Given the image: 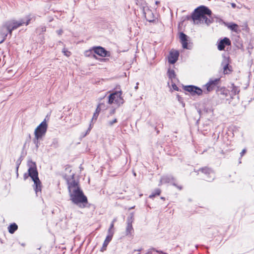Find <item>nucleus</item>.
Returning <instances> with one entry per match:
<instances>
[{
    "label": "nucleus",
    "instance_id": "f257e3e1",
    "mask_svg": "<svg viewBox=\"0 0 254 254\" xmlns=\"http://www.w3.org/2000/svg\"><path fill=\"white\" fill-rule=\"evenodd\" d=\"M68 189L72 202L80 207H85V204L88 203L87 198L80 189L78 183L73 180L68 181Z\"/></svg>",
    "mask_w": 254,
    "mask_h": 254
},
{
    "label": "nucleus",
    "instance_id": "f03ea898",
    "mask_svg": "<svg viewBox=\"0 0 254 254\" xmlns=\"http://www.w3.org/2000/svg\"><path fill=\"white\" fill-rule=\"evenodd\" d=\"M31 19V18L30 16L28 15L23 19H20L18 21L11 20L3 23L0 28V37L1 39V40L0 41V44L5 40L8 34H9L10 36H11L13 30L24 24L27 25L29 23Z\"/></svg>",
    "mask_w": 254,
    "mask_h": 254
},
{
    "label": "nucleus",
    "instance_id": "7ed1b4c3",
    "mask_svg": "<svg viewBox=\"0 0 254 254\" xmlns=\"http://www.w3.org/2000/svg\"><path fill=\"white\" fill-rule=\"evenodd\" d=\"M211 13V11L208 7L202 5L194 9L191 18L195 24H205L209 25L213 22Z\"/></svg>",
    "mask_w": 254,
    "mask_h": 254
},
{
    "label": "nucleus",
    "instance_id": "20e7f679",
    "mask_svg": "<svg viewBox=\"0 0 254 254\" xmlns=\"http://www.w3.org/2000/svg\"><path fill=\"white\" fill-rule=\"evenodd\" d=\"M28 175L31 178L34 184V190L36 193L41 190V183L38 178V173L37 170L36 165L35 162L32 161H28Z\"/></svg>",
    "mask_w": 254,
    "mask_h": 254
},
{
    "label": "nucleus",
    "instance_id": "39448f33",
    "mask_svg": "<svg viewBox=\"0 0 254 254\" xmlns=\"http://www.w3.org/2000/svg\"><path fill=\"white\" fill-rule=\"evenodd\" d=\"M122 95L121 90L115 91L111 94L108 97V103L109 104H116L118 106L123 105L125 101Z\"/></svg>",
    "mask_w": 254,
    "mask_h": 254
},
{
    "label": "nucleus",
    "instance_id": "423d86ee",
    "mask_svg": "<svg viewBox=\"0 0 254 254\" xmlns=\"http://www.w3.org/2000/svg\"><path fill=\"white\" fill-rule=\"evenodd\" d=\"M48 125L45 119L35 129L34 135L37 138H42L47 130Z\"/></svg>",
    "mask_w": 254,
    "mask_h": 254
},
{
    "label": "nucleus",
    "instance_id": "0eeeda50",
    "mask_svg": "<svg viewBox=\"0 0 254 254\" xmlns=\"http://www.w3.org/2000/svg\"><path fill=\"white\" fill-rule=\"evenodd\" d=\"M220 78H211L209 81L204 85L206 91L204 90L205 93H208L209 92L214 90L220 83Z\"/></svg>",
    "mask_w": 254,
    "mask_h": 254
},
{
    "label": "nucleus",
    "instance_id": "6e6552de",
    "mask_svg": "<svg viewBox=\"0 0 254 254\" xmlns=\"http://www.w3.org/2000/svg\"><path fill=\"white\" fill-rule=\"evenodd\" d=\"M92 51H93L95 54L102 57L110 56L109 52L107 51L104 48L100 46L93 47L92 49ZM91 52V50L86 51L85 55L86 56H88V53Z\"/></svg>",
    "mask_w": 254,
    "mask_h": 254
},
{
    "label": "nucleus",
    "instance_id": "1a4fd4ad",
    "mask_svg": "<svg viewBox=\"0 0 254 254\" xmlns=\"http://www.w3.org/2000/svg\"><path fill=\"white\" fill-rule=\"evenodd\" d=\"M199 171H200L206 176L204 177V179L207 181L211 182L215 178L214 173L210 168L207 167L202 168L199 170Z\"/></svg>",
    "mask_w": 254,
    "mask_h": 254
},
{
    "label": "nucleus",
    "instance_id": "9d476101",
    "mask_svg": "<svg viewBox=\"0 0 254 254\" xmlns=\"http://www.w3.org/2000/svg\"><path fill=\"white\" fill-rule=\"evenodd\" d=\"M175 181L174 178L172 176H165L161 178L160 180V184H164V183H171L172 185L177 188H178L180 190H182V187L181 186H178L174 182Z\"/></svg>",
    "mask_w": 254,
    "mask_h": 254
},
{
    "label": "nucleus",
    "instance_id": "9b49d317",
    "mask_svg": "<svg viewBox=\"0 0 254 254\" xmlns=\"http://www.w3.org/2000/svg\"><path fill=\"white\" fill-rule=\"evenodd\" d=\"M186 91H187L191 93L192 95H200L202 93V90L201 89L193 85L186 86L185 87Z\"/></svg>",
    "mask_w": 254,
    "mask_h": 254
},
{
    "label": "nucleus",
    "instance_id": "f8f14e48",
    "mask_svg": "<svg viewBox=\"0 0 254 254\" xmlns=\"http://www.w3.org/2000/svg\"><path fill=\"white\" fill-rule=\"evenodd\" d=\"M133 222V215L127 219V225L126 229V235L132 236L134 230L132 227V223Z\"/></svg>",
    "mask_w": 254,
    "mask_h": 254
},
{
    "label": "nucleus",
    "instance_id": "ddd939ff",
    "mask_svg": "<svg viewBox=\"0 0 254 254\" xmlns=\"http://www.w3.org/2000/svg\"><path fill=\"white\" fill-rule=\"evenodd\" d=\"M142 12L146 20L149 22H152L154 21V15L151 10L148 7H143L142 8Z\"/></svg>",
    "mask_w": 254,
    "mask_h": 254
},
{
    "label": "nucleus",
    "instance_id": "4468645a",
    "mask_svg": "<svg viewBox=\"0 0 254 254\" xmlns=\"http://www.w3.org/2000/svg\"><path fill=\"white\" fill-rule=\"evenodd\" d=\"M179 53L177 51H171L168 56V62L170 64H175L178 59Z\"/></svg>",
    "mask_w": 254,
    "mask_h": 254
},
{
    "label": "nucleus",
    "instance_id": "2eb2a0df",
    "mask_svg": "<svg viewBox=\"0 0 254 254\" xmlns=\"http://www.w3.org/2000/svg\"><path fill=\"white\" fill-rule=\"evenodd\" d=\"M226 45H231V41L230 39L226 37L224 38L219 42L218 45V49L219 51H222L224 50Z\"/></svg>",
    "mask_w": 254,
    "mask_h": 254
},
{
    "label": "nucleus",
    "instance_id": "dca6fc26",
    "mask_svg": "<svg viewBox=\"0 0 254 254\" xmlns=\"http://www.w3.org/2000/svg\"><path fill=\"white\" fill-rule=\"evenodd\" d=\"M180 39L184 49H188V36L183 32L180 33Z\"/></svg>",
    "mask_w": 254,
    "mask_h": 254
},
{
    "label": "nucleus",
    "instance_id": "f3484780",
    "mask_svg": "<svg viewBox=\"0 0 254 254\" xmlns=\"http://www.w3.org/2000/svg\"><path fill=\"white\" fill-rule=\"evenodd\" d=\"M222 66H223V73L224 74H228L230 72L231 70L229 66V63L228 62V59L227 58H225L221 64Z\"/></svg>",
    "mask_w": 254,
    "mask_h": 254
},
{
    "label": "nucleus",
    "instance_id": "a211bd4d",
    "mask_svg": "<svg viewBox=\"0 0 254 254\" xmlns=\"http://www.w3.org/2000/svg\"><path fill=\"white\" fill-rule=\"evenodd\" d=\"M112 238L110 236H107L105 240L104 241V242L103 245V247L102 248V251H104L106 250L107 246L110 243V242L112 240Z\"/></svg>",
    "mask_w": 254,
    "mask_h": 254
},
{
    "label": "nucleus",
    "instance_id": "6ab92c4d",
    "mask_svg": "<svg viewBox=\"0 0 254 254\" xmlns=\"http://www.w3.org/2000/svg\"><path fill=\"white\" fill-rule=\"evenodd\" d=\"M8 232L10 234H13L18 229V226L15 223H13L10 225L8 228Z\"/></svg>",
    "mask_w": 254,
    "mask_h": 254
},
{
    "label": "nucleus",
    "instance_id": "aec40b11",
    "mask_svg": "<svg viewBox=\"0 0 254 254\" xmlns=\"http://www.w3.org/2000/svg\"><path fill=\"white\" fill-rule=\"evenodd\" d=\"M228 27L231 30L237 32L238 31L239 26L235 23H231L228 25Z\"/></svg>",
    "mask_w": 254,
    "mask_h": 254
},
{
    "label": "nucleus",
    "instance_id": "412c9836",
    "mask_svg": "<svg viewBox=\"0 0 254 254\" xmlns=\"http://www.w3.org/2000/svg\"><path fill=\"white\" fill-rule=\"evenodd\" d=\"M168 75L169 78L171 80L176 78V74L175 71L173 69H169L168 70Z\"/></svg>",
    "mask_w": 254,
    "mask_h": 254
},
{
    "label": "nucleus",
    "instance_id": "4be33fe9",
    "mask_svg": "<svg viewBox=\"0 0 254 254\" xmlns=\"http://www.w3.org/2000/svg\"><path fill=\"white\" fill-rule=\"evenodd\" d=\"M161 193V190L159 189L155 190L149 196L150 198H153L156 195H159Z\"/></svg>",
    "mask_w": 254,
    "mask_h": 254
},
{
    "label": "nucleus",
    "instance_id": "5701e85b",
    "mask_svg": "<svg viewBox=\"0 0 254 254\" xmlns=\"http://www.w3.org/2000/svg\"><path fill=\"white\" fill-rule=\"evenodd\" d=\"M232 92H233L235 94H238L240 92L238 88L235 86L234 84H232Z\"/></svg>",
    "mask_w": 254,
    "mask_h": 254
},
{
    "label": "nucleus",
    "instance_id": "b1692460",
    "mask_svg": "<svg viewBox=\"0 0 254 254\" xmlns=\"http://www.w3.org/2000/svg\"><path fill=\"white\" fill-rule=\"evenodd\" d=\"M41 139L42 138H37V137H35V138L33 139L34 143L35 144L37 149L38 148L40 145L39 140Z\"/></svg>",
    "mask_w": 254,
    "mask_h": 254
},
{
    "label": "nucleus",
    "instance_id": "393cba45",
    "mask_svg": "<svg viewBox=\"0 0 254 254\" xmlns=\"http://www.w3.org/2000/svg\"><path fill=\"white\" fill-rule=\"evenodd\" d=\"M108 235L107 236H110L111 237L113 238V236L114 234V231L113 229L109 228L108 231Z\"/></svg>",
    "mask_w": 254,
    "mask_h": 254
},
{
    "label": "nucleus",
    "instance_id": "a878e982",
    "mask_svg": "<svg viewBox=\"0 0 254 254\" xmlns=\"http://www.w3.org/2000/svg\"><path fill=\"white\" fill-rule=\"evenodd\" d=\"M58 140L56 139H54L52 144L51 145V146L56 148L58 146Z\"/></svg>",
    "mask_w": 254,
    "mask_h": 254
},
{
    "label": "nucleus",
    "instance_id": "bb28decb",
    "mask_svg": "<svg viewBox=\"0 0 254 254\" xmlns=\"http://www.w3.org/2000/svg\"><path fill=\"white\" fill-rule=\"evenodd\" d=\"M63 52L64 53V55L66 57H69L70 56V52L68 51L64 48L63 50Z\"/></svg>",
    "mask_w": 254,
    "mask_h": 254
},
{
    "label": "nucleus",
    "instance_id": "cd10ccee",
    "mask_svg": "<svg viewBox=\"0 0 254 254\" xmlns=\"http://www.w3.org/2000/svg\"><path fill=\"white\" fill-rule=\"evenodd\" d=\"M102 105H103L102 104H99L98 105V106H97V107L96 108V111H95L96 113L97 112L98 114H99V113H100V112L101 111V106Z\"/></svg>",
    "mask_w": 254,
    "mask_h": 254
},
{
    "label": "nucleus",
    "instance_id": "c85d7f7f",
    "mask_svg": "<svg viewBox=\"0 0 254 254\" xmlns=\"http://www.w3.org/2000/svg\"><path fill=\"white\" fill-rule=\"evenodd\" d=\"M117 119H114V120H112V121H109V122H108V125H109V126H113V125H114V124H115V123H117Z\"/></svg>",
    "mask_w": 254,
    "mask_h": 254
},
{
    "label": "nucleus",
    "instance_id": "c756f323",
    "mask_svg": "<svg viewBox=\"0 0 254 254\" xmlns=\"http://www.w3.org/2000/svg\"><path fill=\"white\" fill-rule=\"evenodd\" d=\"M98 115H99V114H98L97 112V113L95 112L93 114V118H92V120H96L98 118Z\"/></svg>",
    "mask_w": 254,
    "mask_h": 254
},
{
    "label": "nucleus",
    "instance_id": "7c9ffc66",
    "mask_svg": "<svg viewBox=\"0 0 254 254\" xmlns=\"http://www.w3.org/2000/svg\"><path fill=\"white\" fill-rule=\"evenodd\" d=\"M39 29L41 30V32H44L46 31V27L45 26H42L41 27L39 28Z\"/></svg>",
    "mask_w": 254,
    "mask_h": 254
},
{
    "label": "nucleus",
    "instance_id": "2f4dec72",
    "mask_svg": "<svg viewBox=\"0 0 254 254\" xmlns=\"http://www.w3.org/2000/svg\"><path fill=\"white\" fill-rule=\"evenodd\" d=\"M246 152V149H243V150L242 151V152L240 153L241 156L242 157L245 154Z\"/></svg>",
    "mask_w": 254,
    "mask_h": 254
},
{
    "label": "nucleus",
    "instance_id": "473e14b6",
    "mask_svg": "<svg viewBox=\"0 0 254 254\" xmlns=\"http://www.w3.org/2000/svg\"><path fill=\"white\" fill-rule=\"evenodd\" d=\"M173 88L175 90H178V87L174 84V85H172Z\"/></svg>",
    "mask_w": 254,
    "mask_h": 254
},
{
    "label": "nucleus",
    "instance_id": "72a5a7b5",
    "mask_svg": "<svg viewBox=\"0 0 254 254\" xmlns=\"http://www.w3.org/2000/svg\"><path fill=\"white\" fill-rule=\"evenodd\" d=\"M57 33L59 35H61L63 33V30L62 29H60V30L57 31Z\"/></svg>",
    "mask_w": 254,
    "mask_h": 254
},
{
    "label": "nucleus",
    "instance_id": "f704fd0d",
    "mask_svg": "<svg viewBox=\"0 0 254 254\" xmlns=\"http://www.w3.org/2000/svg\"><path fill=\"white\" fill-rule=\"evenodd\" d=\"M153 250L155 251V252H156L157 253H160V254H163V253H164L162 251H160L156 250L155 249H153Z\"/></svg>",
    "mask_w": 254,
    "mask_h": 254
},
{
    "label": "nucleus",
    "instance_id": "c9c22d12",
    "mask_svg": "<svg viewBox=\"0 0 254 254\" xmlns=\"http://www.w3.org/2000/svg\"><path fill=\"white\" fill-rule=\"evenodd\" d=\"M114 223H111L110 224V228L114 229Z\"/></svg>",
    "mask_w": 254,
    "mask_h": 254
},
{
    "label": "nucleus",
    "instance_id": "e433bc0d",
    "mask_svg": "<svg viewBox=\"0 0 254 254\" xmlns=\"http://www.w3.org/2000/svg\"><path fill=\"white\" fill-rule=\"evenodd\" d=\"M91 128V125H90V127H89V128L87 130V133H88L89 131H90Z\"/></svg>",
    "mask_w": 254,
    "mask_h": 254
},
{
    "label": "nucleus",
    "instance_id": "4c0bfd02",
    "mask_svg": "<svg viewBox=\"0 0 254 254\" xmlns=\"http://www.w3.org/2000/svg\"><path fill=\"white\" fill-rule=\"evenodd\" d=\"M232 6L233 7H236V4L234 3H232L231 4Z\"/></svg>",
    "mask_w": 254,
    "mask_h": 254
},
{
    "label": "nucleus",
    "instance_id": "58836bf2",
    "mask_svg": "<svg viewBox=\"0 0 254 254\" xmlns=\"http://www.w3.org/2000/svg\"><path fill=\"white\" fill-rule=\"evenodd\" d=\"M116 221H117V219L115 218V219H113V220L112 221V223H114Z\"/></svg>",
    "mask_w": 254,
    "mask_h": 254
},
{
    "label": "nucleus",
    "instance_id": "ea45409f",
    "mask_svg": "<svg viewBox=\"0 0 254 254\" xmlns=\"http://www.w3.org/2000/svg\"><path fill=\"white\" fill-rule=\"evenodd\" d=\"M24 179L26 180L27 178V176H26V174H24Z\"/></svg>",
    "mask_w": 254,
    "mask_h": 254
},
{
    "label": "nucleus",
    "instance_id": "a19ab883",
    "mask_svg": "<svg viewBox=\"0 0 254 254\" xmlns=\"http://www.w3.org/2000/svg\"><path fill=\"white\" fill-rule=\"evenodd\" d=\"M18 167H19V165H17V167H16V171H18Z\"/></svg>",
    "mask_w": 254,
    "mask_h": 254
},
{
    "label": "nucleus",
    "instance_id": "79ce46f5",
    "mask_svg": "<svg viewBox=\"0 0 254 254\" xmlns=\"http://www.w3.org/2000/svg\"><path fill=\"white\" fill-rule=\"evenodd\" d=\"M137 85H138V83L137 84ZM135 88L136 89H137L138 88V86L137 85L135 86Z\"/></svg>",
    "mask_w": 254,
    "mask_h": 254
},
{
    "label": "nucleus",
    "instance_id": "37998d69",
    "mask_svg": "<svg viewBox=\"0 0 254 254\" xmlns=\"http://www.w3.org/2000/svg\"><path fill=\"white\" fill-rule=\"evenodd\" d=\"M134 207V206H133V207H131V208H130L129 209H133Z\"/></svg>",
    "mask_w": 254,
    "mask_h": 254
},
{
    "label": "nucleus",
    "instance_id": "c03bdc74",
    "mask_svg": "<svg viewBox=\"0 0 254 254\" xmlns=\"http://www.w3.org/2000/svg\"><path fill=\"white\" fill-rule=\"evenodd\" d=\"M158 3H159V2H158V1H156V4H158Z\"/></svg>",
    "mask_w": 254,
    "mask_h": 254
},
{
    "label": "nucleus",
    "instance_id": "a18cd8bd",
    "mask_svg": "<svg viewBox=\"0 0 254 254\" xmlns=\"http://www.w3.org/2000/svg\"><path fill=\"white\" fill-rule=\"evenodd\" d=\"M163 254H167V253H163Z\"/></svg>",
    "mask_w": 254,
    "mask_h": 254
}]
</instances>
